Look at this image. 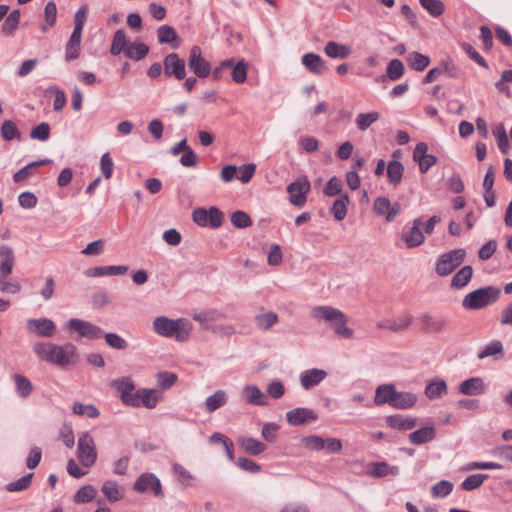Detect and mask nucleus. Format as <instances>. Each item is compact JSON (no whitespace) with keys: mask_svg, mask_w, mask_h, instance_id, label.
Returning a JSON list of instances; mask_svg holds the SVG:
<instances>
[{"mask_svg":"<svg viewBox=\"0 0 512 512\" xmlns=\"http://www.w3.org/2000/svg\"><path fill=\"white\" fill-rule=\"evenodd\" d=\"M327 377V372L322 369H308L300 374L301 386L305 389H311L320 384Z\"/></svg>","mask_w":512,"mask_h":512,"instance_id":"obj_22","label":"nucleus"},{"mask_svg":"<svg viewBox=\"0 0 512 512\" xmlns=\"http://www.w3.org/2000/svg\"><path fill=\"white\" fill-rule=\"evenodd\" d=\"M440 75H447L450 78H457L459 76V71L454 64L442 62L439 66L430 69L423 78L422 82L424 84L432 83Z\"/></svg>","mask_w":512,"mask_h":512,"instance_id":"obj_18","label":"nucleus"},{"mask_svg":"<svg viewBox=\"0 0 512 512\" xmlns=\"http://www.w3.org/2000/svg\"><path fill=\"white\" fill-rule=\"evenodd\" d=\"M447 391V383L444 380H434L427 384L425 388V396L430 400L439 399L447 394Z\"/></svg>","mask_w":512,"mask_h":512,"instance_id":"obj_38","label":"nucleus"},{"mask_svg":"<svg viewBox=\"0 0 512 512\" xmlns=\"http://www.w3.org/2000/svg\"><path fill=\"white\" fill-rule=\"evenodd\" d=\"M100 169L105 179H110L112 177L114 162L109 152H106L101 156Z\"/></svg>","mask_w":512,"mask_h":512,"instance_id":"obj_62","label":"nucleus"},{"mask_svg":"<svg viewBox=\"0 0 512 512\" xmlns=\"http://www.w3.org/2000/svg\"><path fill=\"white\" fill-rule=\"evenodd\" d=\"M247 68V63L244 60L235 62V60L232 59V66L229 70H231L233 81L238 84L245 82L247 79Z\"/></svg>","mask_w":512,"mask_h":512,"instance_id":"obj_47","label":"nucleus"},{"mask_svg":"<svg viewBox=\"0 0 512 512\" xmlns=\"http://www.w3.org/2000/svg\"><path fill=\"white\" fill-rule=\"evenodd\" d=\"M50 137V125L47 122H41L30 131V138L40 141H47Z\"/></svg>","mask_w":512,"mask_h":512,"instance_id":"obj_60","label":"nucleus"},{"mask_svg":"<svg viewBox=\"0 0 512 512\" xmlns=\"http://www.w3.org/2000/svg\"><path fill=\"white\" fill-rule=\"evenodd\" d=\"M33 352L41 361L61 368L77 361V348L72 343L60 346L52 342H38L33 345Z\"/></svg>","mask_w":512,"mask_h":512,"instance_id":"obj_1","label":"nucleus"},{"mask_svg":"<svg viewBox=\"0 0 512 512\" xmlns=\"http://www.w3.org/2000/svg\"><path fill=\"white\" fill-rule=\"evenodd\" d=\"M454 485L451 481L441 480L431 488V495L434 498H445L453 491Z\"/></svg>","mask_w":512,"mask_h":512,"instance_id":"obj_52","label":"nucleus"},{"mask_svg":"<svg viewBox=\"0 0 512 512\" xmlns=\"http://www.w3.org/2000/svg\"><path fill=\"white\" fill-rule=\"evenodd\" d=\"M301 62L309 72L315 75H323L329 70L322 57L315 53L304 54Z\"/></svg>","mask_w":512,"mask_h":512,"instance_id":"obj_20","label":"nucleus"},{"mask_svg":"<svg viewBox=\"0 0 512 512\" xmlns=\"http://www.w3.org/2000/svg\"><path fill=\"white\" fill-rule=\"evenodd\" d=\"M504 354L503 344L499 340H493L487 344L479 353L478 358L484 359L491 356L499 355L502 357Z\"/></svg>","mask_w":512,"mask_h":512,"instance_id":"obj_49","label":"nucleus"},{"mask_svg":"<svg viewBox=\"0 0 512 512\" xmlns=\"http://www.w3.org/2000/svg\"><path fill=\"white\" fill-rule=\"evenodd\" d=\"M407 63L409 67L415 71H423L430 64V58L420 52L413 51L407 56Z\"/></svg>","mask_w":512,"mask_h":512,"instance_id":"obj_40","label":"nucleus"},{"mask_svg":"<svg viewBox=\"0 0 512 512\" xmlns=\"http://www.w3.org/2000/svg\"><path fill=\"white\" fill-rule=\"evenodd\" d=\"M158 42L160 44H169L172 48L177 49L180 45L179 36L176 30L169 25H162L157 30Z\"/></svg>","mask_w":512,"mask_h":512,"instance_id":"obj_26","label":"nucleus"},{"mask_svg":"<svg viewBox=\"0 0 512 512\" xmlns=\"http://www.w3.org/2000/svg\"><path fill=\"white\" fill-rule=\"evenodd\" d=\"M97 494L94 486L87 484L82 486L74 495L73 501L76 504H84L91 502Z\"/></svg>","mask_w":512,"mask_h":512,"instance_id":"obj_45","label":"nucleus"},{"mask_svg":"<svg viewBox=\"0 0 512 512\" xmlns=\"http://www.w3.org/2000/svg\"><path fill=\"white\" fill-rule=\"evenodd\" d=\"M153 329L156 334L172 338L177 341H185L191 332V324L185 318L170 319L166 316H159L153 320Z\"/></svg>","mask_w":512,"mask_h":512,"instance_id":"obj_2","label":"nucleus"},{"mask_svg":"<svg viewBox=\"0 0 512 512\" xmlns=\"http://www.w3.org/2000/svg\"><path fill=\"white\" fill-rule=\"evenodd\" d=\"M208 226L210 228L216 229L222 225L223 222V213L215 206H211L208 209Z\"/></svg>","mask_w":512,"mask_h":512,"instance_id":"obj_64","label":"nucleus"},{"mask_svg":"<svg viewBox=\"0 0 512 512\" xmlns=\"http://www.w3.org/2000/svg\"><path fill=\"white\" fill-rule=\"evenodd\" d=\"M373 209L379 216H384L387 222H392L401 212V204H393L387 197H377L373 203Z\"/></svg>","mask_w":512,"mask_h":512,"instance_id":"obj_12","label":"nucleus"},{"mask_svg":"<svg viewBox=\"0 0 512 512\" xmlns=\"http://www.w3.org/2000/svg\"><path fill=\"white\" fill-rule=\"evenodd\" d=\"M413 159L418 162L421 173H426L438 161L436 156L428 154V145L424 142H420L416 145L413 152Z\"/></svg>","mask_w":512,"mask_h":512,"instance_id":"obj_14","label":"nucleus"},{"mask_svg":"<svg viewBox=\"0 0 512 512\" xmlns=\"http://www.w3.org/2000/svg\"><path fill=\"white\" fill-rule=\"evenodd\" d=\"M473 276L471 265L463 266L451 279L450 286L454 289H462L470 282Z\"/></svg>","mask_w":512,"mask_h":512,"instance_id":"obj_36","label":"nucleus"},{"mask_svg":"<svg viewBox=\"0 0 512 512\" xmlns=\"http://www.w3.org/2000/svg\"><path fill=\"white\" fill-rule=\"evenodd\" d=\"M278 322V315L275 312L268 311L255 316V323L260 330H269Z\"/></svg>","mask_w":512,"mask_h":512,"instance_id":"obj_48","label":"nucleus"},{"mask_svg":"<svg viewBox=\"0 0 512 512\" xmlns=\"http://www.w3.org/2000/svg\"><path fill=\"white\" fill-rule=\"evenodd\" d=\"M501 290L495 286H485L468 293L462 300L466 310H480L497 302Z\"/></svg>","mask_w":512,"mask_h":512,"instance_id":"obj_3","label":"nucleus"},{"mask_svg":"<svg viewBox=\"0 0 512 512\" xmlns=\"http://www.w3.org/2000/svg\"><path fill=\"white\" fill-rule=\"evenodd\" d=\"M102 337H104L106 344L115 350H125L128 347V342L116 333H104Z\"/></svg>","mask_w":512,"mask_h":512,"instance_id":"obj_57","label":"nucleus"},{"mask_svg":"<svg viewBox=\"0 0 512 512\" xmlns=\"http://www.w3.org/2000/svg\"><path fill=\"white\" fill-rule=\"evenodd\" d=\"M228 402V394L224 390H216L212 395L205 400V410L207 413H212L217 409L223 407Z\"/></svg>","mask_w":512,"mask_h":512,"instance_id":"obj_30","label":"nucleus"},{"mask_svg":"<svg viewBox=\"0 0 512 512\" xmlns=\"http://www.w3.org/2000/svg\"><path fill=\"white\" fill-rule=\"evenodd\" d=\"M404 165L397 160L390 161L387 165V176L390 184L397 186L403 177Z\"/></svg>","mask_w":512,"mask_h":512,"instance_id":"obj_41","label":"nucleus"},{"mask_svg":"<svg viewBox=\"0 0 512 512\" xmlns=\"http://www.w3.org/2000/svg\"><path fill=\"white\" fill-rule=\"evenodd\" d=\"M243 399L251 405L264 406L267 399L264 393L256 385H247L242 390Z\"/></svg>","mask_w":512,"mask_h":512,"instance_id":"obj_25","label":"nucleus"},{"mask_svg":"<svg viewBox=\"0 0 512 512\" xmlns=\"http://www.w3.org/2000/svg\"><path fill=\"white\" fill-rule=\"evenodd\" d=\"M77 457L84 467H91L97 460L94 439L89 432H83L78 437Z\"/></svg>","mask_w":512,"mask_h":512,"instance_id":"obj_5","label":"nucleus"},{"mask_svg":"<svg viewBox=\"0 0 512 512\" xmlns=\"http://www.w3.org/2000/svg\"><path fill=\"white\" fill-rule=\"evenodd\" d=\"M342 311L332 306H315L312 308V317L318 321H325L331 324L337 317L341 315Z\"/></svg>","mask_w":512,"mask_h":512,"instance_id":"obj_28","label":"nucleus"},{"mask_svg":"<svg viewBox=\"0 0 512 512\" xmlns=\"http://www.w3.org/2000/svg\"><path fill=\"white\" fill-rule=\"evenodd\" d=\"M318 419V415L310 408L297 407L286 413V420L291 426H301Z\"/></svg>","mask_w":512,"mask_h":512,"instance_id":"obj_13","label":"nucleus"},{"mask_svg":"<svg viewBox=\"0 0 512 512\" xmlns=\"http://www.w3.org/2000/svg\"><path fill=\"white\" fill-rule=\"evenodd\" d=\"M142 394V406L148 409L156 407L159 400V392L155 389L140 388Z\"/></svg>","mask_w":512,"mask_h":512,"instance_id":"obj_55","label":"nucleus"},{"mask_svg":"<svg viewBox=\"0 0 512 512\" xmlns=\"http://www.w3.org/2000/svg\"><path fill=\"white\" fill-rule=\"evenodd\" d=\"M150 51L148 45L143 42H134L130 43L126 49L124 50V55L128 59H132L135 61L142 60L145 58Z\"/></svg>","mask_w":512,"mask_h":512,"instance_id":"obj_35","label":"nucleus"},{"mask_svg":"<svg viewBox=\"0 0 512 512\" xmlns=\"http://www.w3.org/2000/svg\"><path fill=\"white\" fill-rule=\"evenodd\" d=\"M348 317L342 312L330 326L334 330L335 334L344 339H351L353 337V330L347 326Z\"/></svg>","mask_w":512,"mask_h":512,"instance_id":"obj_37","label":"nucleus"},{"mask_svg":"<svg viewBox=\"0 0 512 512\" xmlns=\"http://www.w3.org/2000/svg\"><path fill=\"white\" fill-rule=\"evenodd\" d=\"M417 402V396L411 392L396 391L392 408L405 410L412 408Z\"/></svg>","mask_w":512,"mask_h":512,"instance_id":"obj_32","label":"nucleus"},{"mask_svg":"<svg viewBox=\"0 0 512 512\" xmlns=\"http://www.w3.org/2000/svg\"><path fill=\"white\" fill-rule=\"evenodd\" d=\"M188 67L198 78H207L211 74V64L203 57L202 49L197 45L189 50Z\"/></svg>","mask_w":512,"mask_h":512,"instance_id":"obj_6","label":"nucleus"},{"mask_svg":"<svg viewBox=\"0 0 512 512\" xmlns=\"http://www.w3.org/2000/svg\"><path fill=\"white\" fill-rule=\"evenodd\" d=\"M66 327L70 331H76L80 338L95 340L104 335L103 330L99 326L78 318H71L67 322Z\"/></svg>","mask_w":512,"mask_h":512,"instance_id":"obj_8","label":"nucleus"},{"mask_svg":"<svg viewBox=\"0 0 512 512\" xmlns=\"http://www.w3.org/2000/svg\"><path fill=\"white\" fill-rule=\"evenodd\" d=\"M433 424L423 427L409 434V440L415 445H422L432 441L435 438Z\"/></svg>","mask_w":512,"mask_h":512,"instance_id":"obj_34","label":"nucleus"},{"mask_svg":"<svg viewBox=\"0 0 512 512\" xmlns=\"http://www.w3.org/2000/svg\"><path fill=\"white\" fill-rule=\"evenodd\" d=\"M412 227L409 232H403L401 235V241H403L407 248H415L420 246L425 241V236L422 233L420 227L422 221L419 218L413 220Z\"/></svg>","mask_w":512,"mask_h":512,"instance_id":"obj_15","label":"nucleus"},{"mask_svg":"<svg viewBox=\"0 0 512 512\" xmlns=\"http://www.w3.org/2000/svg\"><path fill=\"white\" fill-rule=\"evenodd\" d=\"M177 381V375L172 372L163 371L157 374V383L162 389H169Z\"/></svg>","mask_w":512,"mask_h":512,"instance_id":"obj_63","label":"nucleus"},{"mask_svg":"<svg viewBox=\"0 0 512 512\" xmlns=\"http://www.w3.org/2000/svg\"><path fill=\"white\" fill-rule=\"evenodd\" d=\"M51 162H52L51 159H42V160L31 162L28 165L21 168L20 170H18L13 175V181L16 183L25 181L26 179H28L29 177H31L33 175L34 168H37V167H40V166H43L46 164H50Z\"/></svg>","mask_w":512,"mask_h":512,"instance_id":"obj_39","label":"nucleus"},{"mask_svg":"<svg viewBox=\"0 0 512 512\" xmlns=\"http://www.w3.org/2000/svg\"><path fill=\"white\" fill-rule=\"evenodd\" d=\"M133 489L139 493L151 491L156 497H164L161 482L152 473L141 474L135 481Z\"/></svg>","mask_w":512,"mask_h":512,"instance_id":"obj_11","label":"nucleus"},{"mask_svg":"<svg viewBox=\"0 0 512 512\" xmlns=\"http://www.w3.org/2000/svg\"><path fill=\"white\" fill-rule=\"evenodd\" d=\"M238 445L248 454L257 456L265 451L266 445L252 437H239Z\"/></svg>","mask_w":512,"mask_h":512,"instance_id":"obj_29","label":"nucleus"},{"mask_svg":"<svg viewBox=\"0 0 512 512\" xmlns=\"http://www.w3.org/2000/svg\"><path fill=\"white\" fill-rule=\"evenodd\" d=\"M396 387L394 384H381L375 390L374 403L377 406L389 404L392 406L394 396L396 395Z\"/></svg>","mask_w":512,"mask_h":512,"instance_id":"obj_23","label":"nucleus"},{"mask_svg":"<svg viewBox=\"0 0 512 512\" xmlns=\"http://www.w3.org/2000/svg\"><path fill=\"white\" fill-rule=\"evenodd\" d=\"M33 475V473H29L16 481L10 482L6 485V490L9 492H20L26 490L32 483Z\"/></svg>","mask_w":512,"mask_h":512,"instance_id":"obj_58","label":"nucleus"},{"mask_svg":"<svg viewBox=\"0 0 512 512\" xmlns=\"http://www.w3.org/2000/svg\"><path fill=\"white\" fill-rule=\"evenodd\" d=\"M73 413L80 416H87L88 418H96L100 412L93 404H83L81 402H74L72 406Z\"/></svg>","mask_w":512,"mask_h":512,"instance_id":"obj_50","label":"nucleus"},{"mask_svg":"<svg viewBox=\"0 0 512 512\" xmlns=\"http://www.w3.org/2000/svg\"><path fill=\"white\" fill-rule=\"evenodd\" d=\"M230 220H231V223L236 228H239V229L247 228L252 225V220H251L250 216L246 212L241 211V210H238V211H235L234 213H232Z\"/></svg>","mask_w":512,"mask_h":512,"instance_id":"obj_59","label":"nucleus"},{"mask_svg":"<svg viewBox=\"0 0 512 512\" xmlns=\"http://www.w3.org/2000/svg\"><path fill=\"white\" fill-rule=\"evenodd\" d=\"M13 380L16 385L17 394L21 398H28L33 391V385L31 381L26 376L21 374H14Z\"/></svg>","mask_w":512,"mask_h":512,"instance_id":"obj_43","label":"nucleus"},{"mask_svg":"<svg viewBox=\"0 0 512 512\" xmlns=\"http://www.w3.org/2000/svg\"><path fill=\"white\" fill-rule=\"evenodd\" d=\"M324 51L327 56L333 59H346L351 54V47L335 41H329Z\"/></svg>","mask_w":512,"mask_h":512,"instance_id":"obj_31","label":"nucleus"},{"mask_svg":"<svg viewBox=\"0 0 512 512\" xmlns=\"http://www.w3.org/2000/svg\"><path fill=\"white\" fill-rule=\"evenodd\" d=\"M488 478L487 474H472L464 479L461 488L465 491H472L479 488Z\"/></svg>","mask_w":512,"mask_h":512,"instance_id":"obj_56","label":"nucleus"},{"mask_svg":"<svg viewBox=\"0 0 512 512\" xmlns=\"http://www.w3.org/2000/svg\"><path fill=\"white\" fill-rule=\"evenodd\" d=\"M466 258V250L458 248L441 254L435 264V272L440 277L450 275Z\"/></svg>","mask_w":512,"mask_h":512,"instance_id":"obj_4","label":"nucleus"},{"mask_svg":"<svg viewBox=\"0 0 512 512\" xmlns=\"http://www.w3.org/2000/svg\"><path fill=\"white\" fill-rule=\"evenodd\" d=\"M380 114L376 111L369 113H360L355 119V124L360 131H366L372 124L377 122Z\"/></svg>","mask_w":512,"mask_h":512,"instance_id":"obj_46","label":"nucleus"},{"mask_svg":"<svg viewBox=\"0 0 512 512\" xmlns=\"http://www.w3.org/2000/svg\"><path fill=\"white\" fill-rule=\"evenodd\" d=\"M15 265L14 250L8 245H0V276L8 277Z\"/></svg>","mask_w":512,"mask_h":512,"instance_id":"obj_21","label":"nucleus"},{"mask_svg":"<svg viewBox=\"0 0 512 512\" xmlns=\"http://www.w3.org/2000/svg\"><path fill=\"white\" fill-rule=\"evenodd\" d=\"M420 5L434 18L441 16L445 5L441 0H419Z\"/></svg>","mask_w":512,"mask_h":512,"instance_id":"obj_51","label":"nucleus"},{"mask_svg":"<svg viewBox=\"0 0 512 512\" xmlns=\"http://www.w3.org/2000/svg\"><path fill=\"white\" fill-rule=\"evenodd\" d=\"M26 329L29 334L44 338H52L57 330L54 321L46 317L28 319Z\"/></svg>","mask_w":512,"mask_h":512,"instance_id":"obj_9","label":"nucleus"},{"mask_svg":"<svg viewBox=\"0 0 512 512\" xmlns=\"http://www.w3.org/2000/svg\"><path fill=\"white\" fill-rule=\"evenodd\" d=\"M163 70L167 77H174L177 80H183L186 77L185 61L175 53H169L163 59Z\"/></svg>","mask_w":512,"mask_h":512,"instance_id":"obj_10","label":"nucleus"},{"mask_svg":"<svg viewBox=\"0 0 512 512\" xmlns=\"http://www.w3.org/2000/svg\"><path fill=\"white\" fill-rule=\"evenodd\" d=\"M129 44H130V42H128V40H127L125 31L122 29H119L114 33L112 43H111L110 53L114 56H117L122 52L124 53V50L126 49V47Z\"/></svg>","mask_w":512,"mask_h":512,"instance_id":"obj_42","label":"nucleus"},{"mask_svg":"<svg viewBox=\"0 0 512 512\" xmlns=\"http://www.w3.org/2000/svg\"><path fill=\"white\" fill-rule=\"evenodd\" d=\"M1 136L6 141L20 138V132L16 124L11 120H5L0 127Z\"/></svg>","mask_w":512,"mask_h":512,"instance_id":"obj_54","label":"nucleus"},{"mask_svg":"<svg viewBox=\"0 0 512 512\" xmlns=\"http://www.w3.org/2000/svg\"><path fill=\"white\" fill-rule=\"evenodd\" d=\"M412 322L413 316L409 313H403L396 319H385L378 322L377 327L396 333L407 329Z\"/></svg>","mask_w":512,"mask_h":512,"instance_id":"obj_19","label":"nucleus"},{"mask_svg":"<svg viewBox=\"0 0 512 512\" xmlns=\"http://www.w3.org/2000/svg\"><path fill=\"white\" fill-rule=\"evenodd\" d=\"M111 387L119 393V398L123 403L126 398L135 390V383L131 377L123 376L112 380Z\"/></svg>","mask_w":512,"mask_h":512,"instance_id":"obj_24","label":"nucleus"},{"mask_svg":"<svg viewBox=\"0 0 512 512\" xmlns=\"http://www.w3.org/2000/svg\"><path fill=\"white\" fill-rule=\"evenodd\" d=\"M302 444L309 450L320 451L325 448V439L318 435H309L302 438Z\"/></svg>","mask_w":512,"mask_h":512,"instance_id":"obj_61","label":"nucleus"},{"mask_svg":"<svg viewBox=\"0 0 512 512\" xmlns=\"http://www.w3.org/2000/svg\"><path fill=\"white\" fill-rule=\"evenodd\" d=\"M404 65L399 59H392L386 68V75L391 81L400 79L404 74Z\"/></svg>","mask_w":512,"mask_h":512,"instance_id":"obj_53","label":"nucleus"},{"mask_svg":"<svg viewBox=\"0 0 512 512\" xmlns=\"http://www.w3.org/2000/svg\"><path fill=\"white\" fill-rule=\"evenodd\" d=\"M487 386L480 377H471L462 381L458 386V392L466 396H478L486 392Z\"/></svg>","mask_w":512,"mask_h":512,"instance_id":"obj_16","label":"nucleus"},{"mask_svg":"<svg viewBox=\"0 0 512 512\" xmlns=\"http://www.w3.org/2000/svg\"><path fill=\"white\" fill-rule=\"evenodd\" d=\"M311 188L310 182L306 176L299 177L287 186V192L290 195L289 201L296 207H303L307 201V194Z\"/></svg>","mask_w":512,"mask_h":512,"instance_id":"obj_7","label":"nucleus"},{"mask_svg":"<svg viewBox=\"0 0 512 512\" xmlns=\"http://www.w3.org/2000/svg\"><path fill=\"white\" fill-rule=\"evenodd\" d=\"M101 491L111 503L117 502L124 497L123 489L113 480L105 481L101 487Z\"/></svg>","mask_w":512,"mask_h":512,"instance_id":"obj_33","label":"nucleus"},{"mask_svg":"<svg viewBox=\"0 0 512 512\" xmlns=\"http://www.w3.org/2000/svg\"><path fill=\"white\" fill-rule=\"evenodd\" d=\"M348 203L349 196L347 194L341 195L334 201L331 213L337 221H342L346 217Z\"/></svg>","mask_w":512,"mask_h":512,"instance_id":"obj_44","label":"nucleus"},{"mask_svg":"<svg viewBox=\"0 0 512 512\" xmlns=\"http://www.w3.org/2000/svg\"><path fill=\"white\" fill-rule=\"evenodd\" d=\"M386 423L393 429L406 431L414 428L417 425V419L396 414L388 416L386 418Z\"/></svg>","mask_w":512,"mask_h":512,"instance_id":"obj_27","label":"nucleus"},{"mask_svg":"<svg viewBox=\"0 0 512 512\" xmlns=\"http://www.w3.org/2000/svg\"><path fill=\"white\" fill-rule=\"evenodd\" d=\"M421 329L424 333H439L444 330L447 320L441 316L424 313L419 317Z\"/></svg>","mask_w":512,"mask_h":512,"instance_id":"obj_17","label":"nucleus"}]
</instances>
